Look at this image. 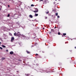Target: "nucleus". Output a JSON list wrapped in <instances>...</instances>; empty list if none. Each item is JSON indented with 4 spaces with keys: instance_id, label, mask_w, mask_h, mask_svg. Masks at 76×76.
<instances>
[{
    "instance_id": "f257e3e1",
    "label": "nucleus",
    "mask_w": 76,
    "mask_h": 76,
    "mask_svg": "<svg viewBox=\"0 0 76 76\" xmlns=\"http://www.w3.org/2000/svg\"><path fill=\"white\" fill-rule=\"evenodd\" d=\"M19 33H20L19 32H18L17 33H14V35L16 37H18L19 35H20V34H19Z\"/></svg>"
},
{
    "instance_id": "f03ea898",
    "label": "nucleus",
    "mask_w": 76,
    "mask_h": 76,
    "mask_svg": "<svg viewBox=\"0 0 76 76\" xmlns=\"http://www.w3.org/2000/svg\"><path fill=\"white\" fill-rule=\"evenodd\" d=\"M44 3L45 4H47V3H48V0H44Z\"/></svg>"
},
{
    "instance_id": "7ed1b4c3",
    "label": "nucleus",
    "mask_w": 76,
    "mask_h": 76,
    "mask_svg": "<svg viewBox=\"0 0 76 76\" xmlns=\"http://www.w3.org/2000/svg\"><path fill=\"white\" fill-rule=\"evenodd\" d=\"M15 38H14V37H12L11 38V42H13V40Z\"/></svg>"
},
{
    "instance_id": "20e7f679",
    "label": "nucleus",
    "mask_w": 76,
    "mask_h": 76,
    "mask_svg": "<svg viewBox=\"0 0 76 76\" xmlns=\"http://www.w3.org/2000/svg\"><path fill=\"white\" fill-rule=\"evenodd\" d=\"M10 54H11L12 55V54H14V53H13V52L11 51L10 52Z\"/></svg>"
},
{
    "instance_id": "39448f33",
    "label": "nucleus",
    "mask_w": 76,
    "mask_h": 76,
    "mask_svg": "<svg viewBox=\"0 0 76 76\" xmlns=\"http://www.w3.org/2000/svg\"><path fill=\"white\" fill-rule=\"evenodd\" d=\"M51 31L52 32H54V30L53 29H51Z\"/></svg>"
},
{
    "instance_id": "423d86ee",
    "label": "nucleus",
    "mask_w": 76,
    "mask_h": 76,
    "mask_svg": "<svg viewBox=\"0 0 76 76\" xmlns=\"http://www.w3.org/2000/svg\"><path fill=\"white\" fill-rule=\"evenodd\" d=\"M38 12V10H37V11H34V13H37Z\"/></svg>"
},
{
    "instance_id": "0eeeda50",
    "label": "nucleus",
    "mask_w": 76,
    "mask_h": 76,
    "mask_svg": "<svg viewBox=\"0 0 76 76\" xmlns=\"http://www.w3.org/2000/svg\"><path fill=\"white\" fill-rule=\"evenodd\" d=\"M29 16L30 18H33V16L32 15H30Z\"/></svg>"
},
{
    "instance_id": "6e6552de",
    "label": "nucleus",
    "mask_w": 76,
    "mask_h": 76,
    "mask_svg": "<svg viewBox=\"0 0 76 76\" xmlns=\"http://www.w3.org/2000/svg\"><path fill=\"white\" fill-rule=\"evenodd\" d=\"M38 16V14L35 13V16L36 17V16Z\"/></svg>"
},
{
    "instance_id": "1a4fd4ad",
    "label": "nucleus",
    "mask_w": 76,
    "mask_h": 76,
    "mask_svg": "<svg viewBox=\"0 0 76 76\" xmlns=\"http://www.w3.org/2000/svg\"><path fill=\"white\" fill-rule=\"evenodd\" d=\"M26 52L27 54H29L30 53V52H29L28 51H27Z\"/></svg>"
},
{
    "instance_id": "9d476101",
    "label": "nucleus",
    "mask_w": 76,
    "mask_h": 76,
    "mask_svg": "<svg viewBox=\"0 0 76 76\" xmlns=\"http://www.w3.org/2000/svg\"><path fill=\"white\" fill-rule=\"evenodd\" d=\"M2 47L3 48H6V46L3 45H2Z\"/></svg>"
},
{
    "instance_id": "9b49d317",
    "label": "nucleus",
    "mask_w": 76,
    "mask_h": 76,
    "mask_svg": "<svg viewBox=\"0 0 76 76\" xmlns=\"http://www.w3.org/2000/svg\"><path fill=\"white\" fill-rule=\"evenodd\" d=\"M55 15L56 16H58V13H57V12L56 13Z\"/></svg>"
},
{
    "instance_id": "f8f14e48",
    "label": "nucleus",
    "mask_w": 76,
    "mask_h": 76,
    "mask_svg": "<svg viewBox=\"0 0 76 76\" xmlns=\"http://www.w3.org/2000/svg\"><path fill=\"white\" fill-rule=\"evenodd\" d=\"M2 60H5V58H1Z\"/></svg>"
},
{
    "instance_id": "ddd939ff",
    "label": "nucleus",
    "mask_w": 76,
    "mask_h": 76,
    "mask_svg": "<svg viewBox=\"0 0 76 76\" xmlns=\"http://www.w3.org/2000/svg\"><path fill=\"white\" fill-rule=\"evenodd\" d=\"M63 35H66V33H63Z\"/></svg>"
},
{
    "instance_id": "4468645a",
    "label": "nucleus",
    "mask_w": 76,
    "mask_h": 76,
    "mask_svg": "<svg viewBox=\"0 0 76 76\" xmlns=\"http://www.w3.org/2000/svg\"><path fill=\"white\" fill-rule=\"evenodd\" d=\"M7 17H10V14H8L7 15Z\"/></svg>"
},
{
    "instance_id": "2eb2a0df",
    "label": "nucleus",
    "mask_w": 76,
    "mask_h": 76,
    "mask_svg": "<svg viewBox=\"0 0 76 76\" xmlns=\"http://www.w3.org/2000/svg\"><path fill=\"white\" fill-rule=\"evenodd\" d=\"M31 6L34 7V4H31Z\"/></svg>"
},
{
    "instance_id": "dca6fc26",
    "label": "nucleus",
    "mask_w": 76,
    "mask_h": 76,
    "mask_svg": "<svg viewBox=\"0 0 76 76\" xmlns=\"http://www.w3.org/2000/svg\"><path fill=\"white\" fill-rule=\"evenodd\" d=\"M46 13H47V14H48V13H49V12H46Z\"/></svg>"
},
{
    "instance_id": "f3484780",
    "label": "nucleus",
    "mask_w": 76,
    "mask_h": 76,
    "mask_svg": "<svg viewBox=\"0 0 76 76\" xmlns=\"http://www.w3.org/2000/svg\"><path fill=\"white\" fill-rule=\"evenodd\" d=\"M57 18H60V16L58 15L57 16Z\"/></svg>"
},
{
    "instance_id": "a211bd4d",
    "label": "nucleus",
    "mask_w": 76,
    "mask_h": 76,
    "mask_svg": "<svg viewBox=\"0 0 76 76\" xmlns=\"http://www.w3.org/2000/svg\"><path fill=\"white\" fill-rule=\"evenodd\" d=\"M58 35H60V32H59L58 33Z\"/></svg>"
},
{
    "instance_id": "6ab92c4d",
    "label": "nucleus",
    "mask_w": 76,
    "mask_h": 76,
    "mask_svg": "<svg viewBox=\"0 0 76 76\" xmlns=\"http://www.w3.org/2000/svg\"><path fill=\"white\" fill-rule=\"evenodd\" d=\"M0 49H1V50H2L3 48L1 47H0Z\"/></svg>"
},
{
    "instance_id": "aec40b11",
    "label": "nucleus",
    "mask_w": 76,
    "mask_h": 76,
    "mask_svg": "<svg viewBox=\"0 0 76 76\" xmlns=\"http://www.w3.org/2000/svg\"><path fill=\"white\" fill-rule=\"evenodd\" d=\"M18 61H22L20 59H19Z\"/></svg>"
},
{
    "instance_id": "412c9836",
    "label": "nucleus",
    "mask_w": 76,
    "mask_h": 76,
    "mask_svg": "<svg viewBox=\"0 0 76 76\" xmlns=\"http://www.w3.org/2000/svg\"><path fill=\"white\" fill-rule=\"evenodd\" d=\"M47 19V17H45V19Z\"/></svg>"
},
{
    "instance_id": "4be33fe9",
    "label": "nucleus",
    "mask_w": 76,
    "mask_h": 76,
    "mask_svg": "<svg viewBox=\"0 0 76 76\" xmlns=\"http://www.w3.org/2000/svg\"><path fill=\"white\" fill-rule=\"evenodd\" d=\"M8 7H10V5H8Z\"/></svg>"
},
{
    "instance_id": "5701e85b",
    "label": "nucleus",
    "mask_w": 76,
    "mask_h": 76,
    "mask_svg": "<svg viewBox=\"0 0 76 76\" xmlns=\"http://www.w3.org/2000/svg\"><path fill=\"white\" fill-rule=\"evenodd\" d=\"M6 52H8V50H6Z\"/></svg>"
},
{
    "instance_id": "b1692460",
    "label": "nucleus",
    "mask_w": 76,
    "mask_h": 76,
    "mask_svg": "<svg viewBox=\"0 0 76 76\" xmlns=\"http://www.w3.org/2000/svg\"><path fill=\"white\" fill-rule=\"evenodd\" d=\"M38 54L37 53L36 54V56H38Z\"/></svg>"
},
{
    "instance_id": "393cba45",
    "label": "nucleus",
    "mask_w": 76,
    "mask_h": 76,
    "mask_svg": "<svg viewBox=\"0 0 76 76\" xmlns=\"http://www.w3.org/2000/svg\"><path fill=\"white\" fill-rule=\"evenodd\" d=\"M36 10H37V11H38V9L36 8Z\"/></svg>"
},
{
    "instance_id": "a878e982",
    "label": "nucleus",
    "mask_w": 76,
    "mask_h": 76,
    "mask_svg": "<svg viewBox=\"0 0 76 76\" xmlns=\"http://www.w3.org/2000/svg\"><path fill=\"white\" fill-rule=\"evenodd\" d=\"M51 32H49V34H51Z\"/></svg>"
},
{
    "instance_id": "bb28decb",
    "label": "nucleus",
    "mask_w": 76,
    "mask_h": 76,
    "mask_svg": "<svg viewBox=\"0 0 76 76\" xmlns=\"http://www.w3.org/2000/svg\"><path fill=\"white\" fill-rule=\"evenodd\" d=\"M75 49H76V47H75Z\"/></svg>"
},
{
    "instance_id": "cd10ccee",
    "label": "nucleus",
    "mask_w": 76,
    "mask_h": 76,
    "mask_svg": "<svg viewBox=\"0 0 76 76\" xmlns=\"http://www.w3.org/2000/svg\"><path fill=\"white\" fill-rule=\"evenodd\" d=\"M40 1H43V0H40Z\"/></svg>"
},
{
    "instance_id": "c85d7f7f",
    "label": "nucleus",
    "mask_w": 76,
    "mask_h": 76,
    "mask_svg": "<svg viewBox=\"0 0 76 76\" xmlns=\"http://www.w3.org/2000/svg\"><path fill=\"white\" fill-rule=\"evenodd\" d=\"M57 28V27H55L54 28Z\"/></svg>"
},
{
    "instance_id": "c756f323",
    "label": "nucleus",
    "mask_w": 76,
    "mask_h": 76,
    "mask_svg": "<svg viewBox=\"0 0 76 76\" xmlns=\"http://www.w3.org/2000/svg\"><path fill=\"white\" fill-rule=\"evenodd\" d=\"M1 42H0V44H1Z\"/></svg>"
},
{
    "instance_id": "7c9ffc66",
    "label": "nucleus",
    "mask_w": 76,
    "mask_h": 76,
    "mask_svg": "<svg viewBox=\"0 0 76 76\" xmlns=\"http://www.w3.org/2000/svg\"><path fill=\"white\" fill-rule=\"evenodd\" d=\"M1 10V8H0V11Z\"/></svg>"
},
{
    "instance_id": "2f4dec72",
    "label": "nucleus",
    "mask_w": 76,
    "mask_h": 76,
    "mask_svg": "<svg viewBox=\"0 0 76 76\" xmlns=\"http://www.w3.org/2000/svg\"><path fill=\"white\" fill-rule=\"evenodd\" d=\"M42 53H45V52H42Z\"/></svg>"
},
{
    "instance_id": "473e14b6",
    "label": "nucleus",
    "mask_w": 76,
    "mask_h": 76,
    "mask_svg": "<svg viewBox=\"0 0 76 76\" xmlns=\"http://www.w3.org/2000/svg\"><path fill=\"white\" fill-rule=\"evenodd\" d=\"M55 0V1H57V0Z\"/></svg>"
},
{
    "instance_id": "72a5a7b5",
    "label": "nucleus",
    "mask_w": 76,
    "mask_h": 76,
    "mask_svg": "<svg viewBox=\"0 0 76 76\" xmlns=\"http://www.w3.org/2000/svg\"><path fill=\"white\" fill-rule=\"evenodd\" d=\"M62 37H63V35H62Z\"/></svg>"
},
{
    "instance_id": "f704fd0d",
    "label": "nucleus",
    "mask_w": 76,
    "mask_h": 76,
    "mask_svg": "<svg viewBox=\"0 0 76 76\" xmlns=\"http://www.w3.org/2000/svg\"><path fill=\"white\" fill-rule=\"evenodd\" d=\"M53 3H55V2H54Z\"/></svg>"
},
{
    "instance_id": "c9c22d12",
    "label": "nucleus",
    "mask_w": 76,
    "mask_h": 76,
    "mask_svg": "<svg viewBox=\"0 0 76 76\" xmlns=\"http://www.w3.org/2000/svg\"><path fill=\"white\" fill-rule=\"evenodd\" d=\"M43 29H44V28H43Z\"/></svg>"
},
{
    "instance_id": "e433bc0d",
    "label": "nucleus",
    "mask_w": 76,
    "mask_h": 76,
    "mask_svg": "<svg viewBox=\"0 0 76 76\" xmlns=\"http://www.w3.org/2000/svg\"><path fill=\"white\" fill-rule=\"evenodd\" d=\"M17 72H18V71H17Z\"/></svg>"
}]
</instances>
